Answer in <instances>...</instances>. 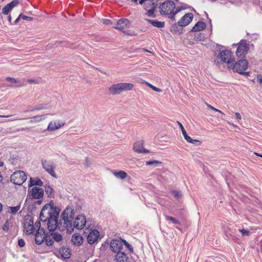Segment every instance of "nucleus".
Here are the masks:
<instances>
[{"mask_svg": "<svg viewBox=\"0 0 262 262\" xmlns=\"http://www.w3.org/2000/svg\"><path fill=\"white\" fill-rule=\"evenodd\" d=\"M202 33H200L198 35V36L196 37V38L198 39H200L201 40V38L202 37Z\"/></svg>", "mask_w": 262, "mask_h": 262, "instance_id": "0e129e2a", "label": "nucleus"}, {"mask_svg": "<svg viewBox=\"0 0 262 262\" xmlns=\"http://www.w3.org/2000/svg\"><path fill=\"white\" fill-rule=\"evenodd\" d=\"M125 137V133L122 131H118L116 134V141H122Z\"/></svg>", "mask_w": 262, "mask_h": 262, "instance_id": "7c9ffc66", "label": "nucleus"}, {"mask_svg": "<svg viewBox=\"0 0 262 262\" xmlns=\"http://www.w3.org/2000/svg\"><path fill=\"white\" fill-rule=\"evenodd\" d=\"M152 2H153V0H140L139 3L141 5H142L143 4H144H144L149 5Z\"/></svg>", "mask_w": 262, "mask_h": 262, "instance_id": "37998d69", "label": "nucleus"}, {"mask_svg": "<svg viewBox=\"0 0 262 262\" xmlns=\"http://www.w3.org/2000/svg\"><path fill=\"white\" fill-rule=\"evenodd\" d=\"M27 180V174L22 170H18L13 172L11 176V182L14 184L20 185Z\"/></svg>", "mask_w": 262, "mask_h": 262, "instance_id": "20e7f679", "label": "nucleus"}, {"mask_svg": "<svg viewBox=\"0 0 262 262\" xmlns=\"http://www.w3.org/2000/svg\"><path fill=\"white\" fill-rule=\"evenodd\" d=\"M123 244L129 250L131 253L134 251L133 247L125 240L119 237L118 239L116 238V250H121L123 248Z\"/></svg>", "mask_w": 262, "mask_h": 262, "instance_id": "1a4fd4ad", "label": "nucleus"}, {"mask_svg": "<svg viewBox=\"0 0 262 262\" xmlns=\"http://www.w3.org/2000/svg\"><path fill=\"white\" fill-rule=\"evenodd\" d=\"M114 244H115V239H112V241L111 242L110 248L113 252H115V246H113V245Z\"/></svg>", "mask_w": 262, "mask_h": 262, "instance_id": "8fccbe9b", "label": "nucleus"}, {"mask_svg": "<svg viewBox=\"0 0 262 262\" xmlns=\"http://www.w3.org/2000/svg\"><path fill=\"white\" fill-rule=\"evenodd\" d=\"M179 127H180L181 129V131H182V134L186 132V130L185 129V128H184L183 125L181 123H180V122L178 121L177 122Z\"/></svg>", "mask_w": 262, "mask_h": 262, "instance_id": "5fc2aeb1", "label": "nucleus"}, {"mask_svg": "<svg viewBox=\"0 0 262 262\" xmlns=\"http://www.w3.org/2000/svg\"><path fill=\"white\" fill-rule=\"evenodd\" d=\"M59 212V208L54 206L53 201L46 204L41 209L39 219L43 224L47 225L50 231H54L58 228L60 231L66 229L71 232L74 228L82 229L86 225V218L83 214L77 216L73 224L74 212L71 207H68L64 210L58 221Z\"/></svg>", "mask_w": 262, "mask_h": 262, "instance_id": "f257e3e1", "label": "nucleus"}, {"mask_svg": "<svg viewBox=\"0 0 262 262\" xmlns=\"http://www.w3.org/2000/svg\"><path fill=\"white\" fill-rule=\"evenodd\" d=\"M65 123L64 122H58V126H56V121L50 122L48 125L47 130L49 131H53L59 129L64 126Z\"/></svg>", "mask_w": 262, "mask_h": 262, "instance_id": "412c9836", "label": "nucleus"}, {"mask_svg": "<svg viewBox=\"0 0 262 262\" xmlns=\"http://www.w3.org/2000/svg\"><path fill=\"white\" fill-rule=\"evenodd\" d=\"M208 106V107L210 108L211 110H212L215 112H220L221 113H223L220 110L214 107L213 106L210 105H207Z\"/></svg>", "mask_w": 262, "mask_h": 262, "instance_id": "6e6d98bb", "label": "nucleus"}, {"mask_svg": "<svg viewBox=\"0 0 262 262\" xmlns=\"http://www.w3.org/2000/svg\"><path fill=\"white\" fill-rule=\"evenodd\" d=\"M53 239V238H52V236L51 237V235H49L48 234H47L44 241H45L46 244L47 246H50L53 245L54 243Z\"/></svg>", "mask_w": 262, "mask_h": 262, "instance_id": "2f4dec72", "label": "nucleus"}, {"mask_svg": "<svg viewBox=\"0 0 262 262\" xmlns=\"http://www.w3.org/2000/svg\"><path fill=\"white\" fill-rule=\"evenodd\" d=\"M123 244L129 250L131 253L134 251L133 247L125 240L119 237L118 239L116 238V250H121L123 248Z\"/></svg>", "mask_w": 262, "mask_h": 262, "instance_id": "6e6552de", "label": "nucleus"}, {"mask_svg": "<svg viewBox=\"0 0 262 262\" xmlns=\"http://www.w3.org/2000/svg\"><path fill=\"white\" fill-rule=\"evenodd\" d=\"M144 7H145V9L147 10L148 9H149V7H150V6L149 5H146V4H144Z\"/></svg>", "mask_w": 262, "mask_h": 262, "instance_id": "69168bd1", "label": "nucleus"}, {"mask_svg": "<svg viewBox=\"0 0 262 262\" xmlns=\"http://www.w3.org/2000/svg\"><path fill=\"white\" fill-rule=\"evenodd\" d=\"M117 250V252L116 251V262H129L127 261L128 257L127 254L122 252L121 250Z\"/></svg>", "mask_w": 262, "mask_h": 262, "instance_id": "6ab92c4d", "label": "nucleus"}, {"mask_svg": "<svg viewBox=\"0 0 262 262\" xmlns=\"http://www.w3.org/2000/svg\"><path fill=\"white\" fill-rule=\"evenodd\" d=\"M128 24L129 21L128 19L126 18L120 19L117 23L116 29L122 30V29H124V27L126 26Z\"/></svg>", "mask_w": 262, "mask_h": 262, "instance_id": "5701e85b", "label": "nucleus"}, {"mask_svg": "<svg viewBox=\"0 0 262 262\" xmlns=\"http://www.w3.org/2000/svg\"><path fill=\"white\" fill-rule=\"evenodd\" d=\"M134 85L129 83H119L116 84V93H120L124 91H129L133 89Z\"/></svg>", "mask_w": 262, "mask_h": 262, "instance_id": "ddd939ff", "label": "nucleus"}, {"mask_svg": "<svg viewBox=\"0 0 262 262\" xmlns=\"http://www.w3.org/2000/svg\"><path fill=\"white\" fill-rule=\"evenodd\" d=\"M160 163H161V162H159L157 160H153V161H147L146 162V165H152L154 164H160Z\"/></svg>", "mask_w": 262, "mask_h": 262, "instance_id": "a19ab883", "label": "nucleus"}, {"mask_svg": "<svg viewBox=\"0 0 262 262\" xmlns=\"http://www.w3.org/2000/svg\"><path fill=\"white\" fill-rule=\"evenodd\" d=\"M165 217L167 221H169L174 224H179V225L180 224V221L173 217L168 216V215H165Z\"/></svg>", "mask_w": 262, "mask_h": 262, "instance_id": "c9c22d12", "label": "nucleus"}, {"mask_svg": "<svg viewBox=\"0 0 262 262\" xmlns=\"http://www.w3.org/2000/svg\"><path fill=\"white\" fill-rule=\"evenodd\" d=\"M29 127H25V128H19L17 130V131H23V130H29Z\"/></svg>", "mask_w": 262, "mask_h": 262, "instance_id": "680f3d73", "label": "nucleus"}, {"mask_svg": "<svg viewBox=\"0 0 262 262\" xmlns=\"http://www.w3.org/2000/svg\"><path fill=\"white\" fill-rule=\"evenodd\" d=\"M3 229L4 231H8L9 230V223L8 221H7L5 225L3 226Z\"/></svg>", "mask_w": 262, "mask_h": 262, "instance_id": "864d4df0", "label": "nucleus"}, {"mask_svg": "<svg viewBox=\"0 0 262 262\" xmlns=\"http://www.w3.org/2000/svg\"><path fill=\"white\" fill-rule=\"evenodd\" d=\"M45 191L48 197L53 198L54 196L53 189L50 186L45 187Z\"/></svg>", "mask_w": 262, "mask_h": 262, "instance_id": "72a5a7b5", "label": "nucleus"}, {"mask_svg": "<svg viewBox=\"0 0 262 262\" xmlns=\"http://www.w3.org/2000/svg\"><path fill=\"white\" fill-rule=\"evenodd\" d=\"M110 91L112 94H115V84L113 85L110 88Z\"/></svg>", "mask_w": 262, "mask_h": 262, "instance_id": "13d9d810", "label": "nucleus"}, {"mask_svg": "<svg viewBox=\"0 0 262 262\" xmlns=\"http://www.w3.org/2000/svg\"><path fill=\"white\" fill-rule=\"evenodd\" d=\"M188 142H191V140H192V139L190 137H189V136H187V138H186L185 139Z\"/></svg>", "mask_w": 262, "mask_h": 262, "instance_id": "e2e57ef3", "label": "nucleus"}, {"mask_svg": "<svg viewBox=\"0 0 262 262\" xmlns=\"http://www.w3.org/2000/svg\"><path fill=\"white\" fill-rule=\"evenodd\" d=\"M127 176V174L126 172L123 170H119L118 171H116V177L123 180L126 178Z\"/></svg>", "mask_w": 262, "mask_h": 262, "instance_id": "c85d7f7f", "label": "nucleus"}, {"mask_svg": "<svg viewBox=\"0 0 262 262\" xmlns=\"http://www.w3.org/2000/svg\"><path fill=\"white\" fill-rule=\"evenodd\" d=\"M18 0L12 1L10 3L7 4L2 9V13L4 15H8L9 13L13 9V8L18 4Z\"/></svg>", "mask_w": 262, "mask_h": 262, "instance_id": "a211bd4d", "label": "nucleus"}, {"mask_svg": "<svg viewBox=\"0 0 262 262\" xmlns=\"http://www.w3.org/2000/svg\"><path fill=\"white\" fill-rule=\"evenodd\" d=\"M6 80L7 81L10 82L11 83H15L19 82L16 79H15L13 78H12V77H7Z\"/></svg>", "mask_w": 262, "mask_h": 262, "instance_id": "49530a36", "label": "nucleus"}, {"mask_svg": "<svg viewBox=\"0 0 262 262\" xmlns=\"http://www.w3.org/2000/svg\"><path fill=\"white\" fill-rule=\"evenodd\" d=\"M25 242L24 239L20 238L18 240V245L22 248L24 247L25 246Z\"/></svg>", "mask_w": 262, "mask_h": 262, "instance_id": "79ce46f5", "label": "nucleus"}, {"mask_svg": "<svg viewBox=\"0 0 262 262\" xmlns=\"http://www.w3.org/2000/svg\"><path fill=\"white\" fill-rule=\"evenodd\" d=\"M28 81L30 83H35V81L34 80H33V79H29L28 80Z\"/></svg>", "mask_w": 262, "mask_h": 262, "instance_id": "338daca9", "label": "nucleus"}, {"mask_svg": "<svg viewBox=\"0 0 262 262\" xmlns=\"http://www.w3.org/2000/svg\"><path fill=\"white\" fill-rule=\"evenodd\" d=\"M182 134H183V136H184V139H185L186 138H187V136H188V135H187V133H186V132H185V133H183Z\"/></svg>", "mask_w": 262, "mask_h": 262, "instance_id": "774afa93", "label": "nucleus"}, {"mask_svg": "<svg viewBox=\"0 0 262 262\" xmlns=\"http://www.w3.org/2000/svg\"><path fill=\"white\" fill-rule=\"evenodd\" d=\"M91 230V231L88 235L87 240L89 244H92L97 241L100 234L97 230Z\"/></svg>", "mask_w": 262, "mask_h": 262, "instance_id": "dca6fc26", "label": "nucleus"}, {"mask_svg": "<svg viewBox=\"0 0 262 262\" xmlns=\"http://www.w3.org/2000/svg\"><path fill=\"white\" fill-rule=\"evenodd\" d=\"M172 193L177 198H180L182 196L181 193L178 190L172 191Z\"/></svg>", "mask_w": 262, "mask_h": 262, "instance_id": "c03bdc74", "label": "nucleus"}, {"mask_svg": "<svg viewBox=\"0 0 262 262\" xmlns=\"http://www.w3.org/2000/svg\"><path fill=\"white\" fill-rule=\"evenodd\" d=\"M145 20L148 23L152 25L153 26L158 28H162L165 26L164 22L160 21L157 20H151L149 19H146Z\"/></svg>", "mask_w": 262, "mask_h": 262, "instance_id": "b1692460", "label": "nucleus"}, {"mask_svg": "<svg viewBox=\"0 0 262 262\" xmlns=\"http://www.w3.org/2000/svg\"><path fill=\"white\" fill-rule=\"evenodd\" d=\"M24 230L27 235H30L33 233L35 229L33 221L31 219H26L24 222Z\"/></svg>", "mask_w": 262, "mask_h": 262, "instance_id": "2eb2a0df", "label": "nucleus"}, {"mask_svg": "<svg viewBox=\"0 0 262 262\" xmlns=\"http://www.w3.org/2000/svg\"><path fill=\"white\" fill-rule=\"evenodd\" d=\"M20 206L18 205L14 207H9L8 208V212L12 214H15L17 211L19 210Z\"/></svg>", "mask_w": 262, "mask_h": 262, "instance_id": "473e14b6", "label": "nucleus"}, {"mask_svg": "<svg viewBox=\"0 0 262 262\" xmlns=\"http://www.w3.org/2000/svg\"><path fill=\"white\" fill-rule=\"evenodd\" d=\"M47 234L43 228H38L35 234V241L37 245H41L44 241Z\"/></svg>", "mask_w": 262, "mask_h": 262, "instance_id": "9b49d317", "label": "nucleus"}, {"mask_svg": "<svg viewBox=\"0 0 262 262\" xmlns=\"http://www.w3.org/2000/svg\"><path fill=\"white\" fill-rule=\"evenodd\" d=\"M121 31H122V32H124L125 34H126L130 36L135 35V34H136L134 31H132L130 30H124V29H122V30H121Z\"/></svg>", "mask_w": 262, "mask_h": 262, "instance_id": "a18cd8bd", "label": "nucleus"}, {"mask_svg": "<svg viewBox=\"0 0 262 262\" xmlns=\"http://www.w3.org/2000/svg\"><path fill=\"white\" fill-rule=\"evenodd\" d=\"M189 143L195 144L196 145H200L201 144V142L198 140L192 139L191 140V142H190Z\"/></svg>", "mask_w": 262, "mask_h": 262, "instance_id": "09e8293b", "label": "nucleus"}, {"mask_svg": "<svg viewBox=\"0 0 262 262\" xmlns=\"http://www.w3.org/2000/svg\"><path fill=\"white\" fill-rule=\"evenodd\" d=\"M47 115H36L33 117L30 121V123H34L39 122L46 119Z\"/></svg>", "mask_w": 262, "mask_h": 262, "instance_id": "bb28decb", "label": "nucleus"}, {"mask_svg": "<svg viewBox=\"0 0 262 262\" xmlns=\"http://www.w3.org/2000/svg\"><path fill=\"white\" fill-rule=\"evenodd\" d=\"M45 108H47V107L43 106L42 104H40L39 106L33 107L30 110L27 111L26 112H28V111L32 112V111H35V110L39 111V110H43Z\"/></svg>", "mask_w": 262, "mask_h": 262, "instance_id": "e433bc0d", "label": "nucleus"}, {"mask_svg": "<svg viewBox=\"0 0 262 262\" xmlns=\"http://www.w3.org/2000/svg\"><path fill=\"white\" fill-rule=\"evenodd\" d=\"M143 141H138L134 143V150L137 153H149V151L143 147Z\"/></svg>", "mask_w": 262, "mask_h": 262, "instance_id": "f3484780", "label": "nucleus"}, {"mask_svg": "<svg viewBox=\"0 0 262 262\" xmlns=\"http://www.w3.org/2000/svg\"><path fill=\"white\" fill-rule=\"evenodd\" d=\"M206 25L203 21H198L191 29V32H198L204 30L206 28Z\"/></svg>", "mask_w": 262, "mask_h": 262, "instance_id": "4be33fe9", "label": "nucleus"}, {"mask_svg": "<svg viewBox=\"0 0 262 262\" xmlns=\"http://www.w3.org/2000/svg\"><path fill=\"white\" fill-rule=\"evenodd\" d=\"M56 44L57 45V46H61L66 47H69V46H68L69 43L67 41H57L56 42Z\"/></svg>", "mask_w": 262, "mask_h": 262, "instance_id": "ea45409f", "label": "nucleus"}, {"mask_svg": "<svg viewBox=\"0 0 262 262\" xmlns=\"http://www.w3.org/2000/svg\"><path fill=\"white\" fill-rule=\"evenodd\" d=\"M176 8V5L173 1H167L163 3L159 6V12L161 15H167L169 18L174 20L175 15L181 11L180 8Z\"/></svg>", "mask_w": 262, "mask_h": 262, "instance_id": "f03ea898", "label": "nucleus"}, {"mask_svg": "<svg viewBox=\"0 0 262 262\" xmlns=\"http://www.w3.org/2000/svg\"><path fill=\"white\" fill-rule=\"evenodd\" d=\"M145 83H146V85H147L149 88H150L154 91L157 92H162V90L161 89L156 88V86L150 84L149 83H148L147 82H146Z\"/></svg>", "mask_w": 262, "mask_h": 262, "instance_id": "58836bf2", "label": "nucleus"}, {"mask_svg": "<svg viewBox=\"0 0 262 262\" xmlns=\"http://www.w3.org/2000/svg\"><path fill=\"white\" fill-rule=\"evenodd\" d=\"M235 116L237 119L241 120L242 118L241 115L239 113H235Z\"/></svg>", "mask_w": 262, "mask_h": 262, "instance_id": "052dcab7", "label": "nucleus"}, {"mask_svg": "<svg viewBox=\"0 0 262 262\" xmlns=\"http://www.w3.org/2000/svg\"><path fill=\"white\" fill-rule=\"evenodd\" d=\"M20 17L24 20H27L29 21H32L33 20V18L29 16H27L23 14H20Z\"/></svg>", "mask_w": 262, "mask_h": 262, "instance_id": "de8ad7c7", "label": "nucleus"}, {"mask_svg": "<svg viewBox=\"0 0 262 262\" xmlns=\"http://www.w3.org/2000/svg\"><path fill=\"white\" fill-rule=\"evenodd\" d=\"M149 5L150 6V7H149V9L147 10V15L148 16H151L154 14L155 9L156 7V4L155 3V2H152Z\"/></svg>", "mask_w": 262, "mask_h": 262, "instance_id": "c756f323", "label": "nucleus"}, {"mask_svg": "<svg viewBox=\"0 0 262 262\" xmlns=\"http://www.w3.org/2000/svg\"><path fill=\"white\" fill-rule=\"evenodd\" d=\"M83 237L82 236L78 233L74 234L71 238V241L74 245L79 246L81 245L83 243Z\"/></svg>", "mask_w": 262, "mask_h": 262, "instance_id": "aec40b11", "label": "nucleus"}, {"mask_svg": "<svg viewBox=\"0 0 262 262\" xmlns=\"http://www.w3.org/2000/svg\"><path fill=\"white\" fill-rule=\"evenodd\" d=\"M32 199H39L42 198L44 194V191L42 188L33 187L29 192Z\"/></svg>", "mask_w": 262, "mask_h": 262, "instance_id": "9d476101", "label": "nucleus"}, {"mask_svg": "<svg viewBox=\"0 0 262 262\" xmlns=\"http://www.w3.org/2000/svg\"><path fill=\"white\" fill-rule=\"evenodd\" d=\"M257 80L259 85L262 86V75H258L257 77Z\"/></svg>", "mask_w": 262, "mask_h": 262, "instance_id": "603ef678", "label": "nucleus"}, {"mask_svg": "<svg viewBox=\"0 0 262 262\" xmlns=\"http://www.w3.org/2000/svg\"><path fill=\"white\" fill-rule=\"evenodd\" d=\"M51 235H52V238L53 239L57 242H60L62 241L63 238L62 235L58 233H51Z\"/></svg>", "mask_w": 262, "mask_h": 262, "instance_id": "f704fd0d", "label": "nucleus"}, {"mask_svg": "<svg viewBox=\"0 0 262 262\" xmlns=\"http://www.w3.org/2000/svg\"><path fill=\"white\" fill-rule=\"evenodd\" d=\"M9 160L12 165L16 166L19 161V158L17 155H14L10 156Z\"/></svg>", "mask_w": 262, "mask_h": 262, "instance_id": "cd10ccee", "label": "nucleus"}, {"mask_svg": "<svg viewBox=\"0 0 262 262\" xmlns=\"http://www.w3.org/2000/svg\"><path fill=\"white\" fill-rule=\"evenodd\" d=\"M179 26H180L178 23L172 25L170 29L171 32L175 34H181L183 31V29L181 28L182 27H179Z\"/></svg>", "mask_w": 262, "mask_h": 262, "instance_id": "a878e982", "label": "nucleus"}, {"mask_svg": "<svg viewBox=\"0 0 262 262\" xmlns=\"http://www.w3.org/2000/svg\"><path fill=\"white\" fill-rule=\"evenodd\" d=\"M239 231L242 233L243 236H248L250 235V232L249 230L245 229H239Z\"/></svg>", "mask_w": 262, "mask_h": 262, "instance_id": "4c0bfd02", "label": "nucleus"}, {"mask_svg": "<svg viewBox=\"0 0 262 262\" xmlns=\"http://www.w3.org/2000/svg\"><path fill=\"white\" fill-rule=\"evenodd\" d=\"M249 49V46L245 41L240 42L237 46L236 51V55L239 58H243L247 53Z\"/></svg>", "mask_w": 262, "mask_h": 262, "instance_id": "0eeeda50", "label": "nucleus"}, {"mask_svg": "<svg viewBox=\"0 0 262 262\" xmlns=\"http://www.w3.org/2000/svg\"><path fill=\"white\" fill-rule=\"evenodd\" d=\"M248 67V62L245 59H241L233 63L232 69L234 72H238L240 74L244 73V71L247 69Z\"/></svg>", "mask_w": 262, "mask_h": 262, "instance_id": "423d86ee", "label": "nucleus"}, {"mask_svg": "<svg viewBox=\"0 0 262 262\" xmlns=\"http://www.w3.org/2000/svg\"><path fill=\"white\" fill-rule=\"evenodd\" d=\"M41 164L43 168L47 172L54 178H57L56 174L54 170V169L55 168L56 165L53 162L46 160H42Z\"/></svg>", "mask_w": 262, "mask_h": 262, "instance_id": "39448f33", "label": "nucleus"}, {"mask_svg": "<svg viewBox=\"0 0 262 262\" xmlns=\"http://www.w3.org/2000/svg\"><path fill=\"white\" fill-rule=\"evenodd\" d=\"M103 23L106 25H110L112 24V21L110 19H103Z\"/></svg>", "mask_w": 262, "mask_h": 262, "instance_id": "3c124183", "label": "nucleus"}, {"mask_svg": "<svg viewBox=\"0 0 262 262\" xmlns=\"http://www.w3.org/2000/svg\"><path fill=\"white\" fill-rule=\"evenodd\" d=\"M193 15L191 13H188L184 15L178 22L180 27H185L188 25L192 20Z\"/></svg>", "mask_w": 262, "mask_h": 262, "instance_id": "4468645a", "label": "nucleus"}, {"mask_svg": "<svg viewBox=\"0 0 262 262\" xmlns=\"http://www.w3.org/2000/svg\"><path fill=\"white\" fill-rule=\"evenodd\" d=\"M43 185L42 181L39 178H31L29 180V187H32L34 185L41 186Z\"/></svg>", "mask_w": 262, "mask_h": 262, "instance_id": "393cba45", "label": "nucleus"}, {"mask_svg": "<svg viewBox=\"0 0 262 262\" xmlns=\"http://www.w3.org/2000/svg\"><path fill=\"white\" fill-rule=\"evenodd\" d=\"M21 18V17H20V14L18 16V17L15 19L14 21V25H16L19 21L20 19Z\"/></svg>", "mask_w": 262, "mask_h": 262, "instance_id": "bf43d9fd", "label": "nucleus"}, {"mask_svg": "<svg viewBox=\"0 0 262 262\" xmlns=\"http://www.w3.org/2000/svg\"><path fill=\"white\" fill-rule=\"evenodd\" d=\"M34 227L37 228V230H38V228H40V222L39 221L35 222Z\"/></svg>", "mask_w": 262, "mask_h": 262, "instance_id": "4d7b16f0", "label": "nucleus"}, {"mask_svg": "<svg viewBox=\"0 0 262 262\" xmlns=\"http://www.w3.org/2000/svg\"><path fill=\"white\" fill-rule=\"evenodd\" d=\"M218 63H226L228 68H231L235 61L231 52L228 50L220 51L216 57Z\"/></svg>", "mask_w": 262, "mask_h": 262, "instance_id": "7ed1b4c3", "label": "nucleus"}, {"mask_svg": "<svg viewBox=\"0 0 262 262\" xmlns=\"http://www.w3.org/2000/svg\"><path fill=\"white\" fill-rule=\"evenodd\" d=\"M55 254L58 256H60L63 259H68L71 256L70 250L65 247L62 246L59 250H56Z\"/></svg>", "mask_w": 262, "mask_h": 262, "instance_id": "f8f14e48", "label": "nucleus"}]
</instances>
